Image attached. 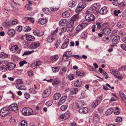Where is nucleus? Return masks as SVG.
I'll return each instance as SVG.
<instances>
[{"mask_svg": "<svg viewBox=\"0 0 126 126\" xmlns=\"http://www.w3.org/2000/svg\"><path fill=\"white\" fill-rule=\"evenodd\" d=\"M96 24L97 26V28L100 29H101L102 27V26H101V23L99 22L97 23H96Z\"/></svg>", "mask_w": 126, "mask_h": 126, "instance_id": "obj_49", "label": "nucleus"}, {"mask_svg": "<svg viewBox=\"0 0 126 126\" xmlns=\"http://www.w3.org/2000/svg\"><path fill=\"white\" fill-rule=\"evenodd\" d=\"M26 39L27 40L29 41H33L35 39L34 37L31 35H28L26 36Z\"/></svg>", "mask_w": 126, "mask_h": 126, "instance_id": "obj_20", "label": "nucleus"}, {"mask_svg": "<svg viewBox=\"0 0 126 126\" xmlns=\"http://www.w3.org/2000/svg\"><path fill=\"white\" fill-rule=\"evenodd\" d=\"M16 32L13 29H11L7 32L8 34L11 36H13L15 34Z\"/></svg>", "mask_w": 126, "mask_h": 126, "instance_id": "obj_19", "label": "nucleus"}, {"mask_svg": "<svg viewBox=\"0 0 126 126\" xmlns=\"http://www.w3.org/2000/svg\"><path fill=\"white\" fill-rule=\"evenodd\" d=\"M8 57V55L3 52L0 53V58H7Z\"/></svg>", "mask_w": 126, "mask_h": 126, "instance_id": "obj_29", "label": "nucleus"}, {"mask_svg": "<svg viewBox=\"0 0 126 126\" xmlns=\"http://www.w3.org/2000/svg\"><path fill=\"white\" fill-rule=\"evenodd\" d=\"M16 29L18 32H20L22 30V26H17L16 27Z\"/></svg>", "mask_w": 126, "mask_h": 126, "instance_id": "obj_52", "label": "nucleus"}, {"mask_svg": "<svg viewBox=\"0 0 126 126\" xmlns=\"http://www.w3.org/2000/svg\"><path fill=\"white\" fill-rule=\"evenodd\" d=\"M61 43V41L60 40H58L57 41V42L55 44L56 47H58L60 45Z\"/></svg>", "mask_w": 126, "mask_h": 126, "instance_id": "obj_53", "label": "nucleus"}, {"mask_svg": "<svg viewBox=\"0 0 126 126\" xmlns=\"http://www.w3.org/2000/svg\"><path fill=\"white\" fill-rule=\"evenodd\" d=\"M25 98L26 99H28L30 97V95L29 93H26L24 94Z\"/></svg>", "mask_w": 126, "mask_h": 126, "instance_id": "obj_60", "label": "nucleus"}, {"mask_svg": "<svg viewBox=\"0 0 126 126\" xmlns=\"http://www.w3.org/2000/svg\"><path fill=\"white\" fill-rule=\"evenodd\" d=\"M59 83V81L58 80L57 78L55 79L53 81V84L54 85H57Z\"/></svg>", "mask_w": 126, "mask_h": 126, "instance_id": "obj_40", "label": "nucleus"}, {"mask_svg": "<svg viewBox=\"0 0 126 126\" xmlns=\"http://www.w3.org/2000/svg\"><path fill=\"white\" fill-rule=\"evenodd\" d=\"M87 23H84L79 24L77 26L76 30L78 32H80L82 29L85 28L87 25Z\"/></svg>", "mask_w": 126, "mask_h": 126, "instance_id": "obj_5", "label": "nucleus"}, {"mask_svg": "<svg viewBox=\"0 0 126 126\" xmlns=\"http://www.w3.org/2000/svg\"><path fill=\"white\" fill-rule=\"evenodd\" d=\"M121 46L123 49L126 51V44H121Z\"/></svg>", "mask_w": 126, "mask_h": 126, "instance_id": "obj_61", "label": "nucleus"}, {"mask_svg": "<svg viewBox=\"0 0 126 126\" xmlns=\"http://www.w3.org/2000/svg\"><path fill=\"white\" fill-rule=\"evenodd\" d=\"M75 76L72 74H70L68 75L69 79L70 80H72L74 77Z\"/></svg>", "mask_w": 126, "mask_h": 126, "instance_id": "obj_47", "label": "nucleus"}, {"mask_svg": "<svg viewBox=\"0 0 126 126\" xmlns=\"http://www.w3.org/2000/svg\"><path fill=\"white\" fill-rule=\"evenodd\" d=\"M86 4L84 3H79L75 10L76 13H79L81 12L86 6Z\"/></svg>", "mask_w": 126, "mask_h": 126, "instance_id": "obj_3", "label": "nucleus"}, {"mask_svg": "<svg viewBox=\"0 0 126 126\" xmlns=\"http://www.w3.org/2000/svg\"><path fill=\"white\" fill-rule=\"evenodd\" d=\"M121 98L123 100L126 102V95L123 94L122 95L121 94Z\"/></svg>", "mask_w": 126, "mask_h": 126, "instance_id": "obj_50", "label": "nucleus"}, {"mask_svg": "<svg viewBox=\"0 0 126 126\" xmlns=\"http://www.w3.org/2000/svg\"><path fill=\"white\" fill-rule=\"evenodd\" d=\"M54 39V37L53 36H49L47 37V41L51 43Z\"/></svg>", "mask_w": 126, "mask_h": 126, "instance_id": "obj_30", "label": "nucleus"}, {"mask_svg": "<svg viewBox=\"0 0 126 126\" xmlns=\"http://www.w3.org/2000/svg\"><path fill=\"white\" fill-rule=\"evenodd\" d=\"M111 73L113 74L114 75L116 76L118 74V72L114 70H112L110 71Z\"/></svg>", "mask_w": 126, "mask_h": 126, "instance_id": "obj_56", "label": "nucleus"}, {"mask_svg": "<svg viewBox=\"0 0 126 126\" xmlns=\"http://www.w3.org/2000/svg\"><path fill=\"white\" fill-rule=\"evenodd\" d=\"M76 74L79 76H82L85 74V73L80 71H77L76 72Z\"/></svg>", "mask_w": 126, "mask_h": 126, "instance_id": "obj_39", "label": "nucleus"}, {"mask_svg": "<svg viewBox=\"0 0 126 126\" xmlns=\"http://www.w3.org/2000/svg\"><path fill=\"white\" fill-rule=\"evenodd\" d=\"M42 63V62L40 61H37L35 62L34 64H32V65L33 64V65H35L36 66H39V65L41 64Z\"/></svg>", "mask_w": 126, "mask_h": 126, "instance_id": "obj_37", "label": "nucleus"}, {"mask_svg": "<svg viewBox=\"0 0 126 126\" xmlns=\"http://www.w3.org/2000/svg\"><path fill=\"white\" fill-rule=\"evenodd\" d=\"M6 109V108H3L0 110V114L1 116L4 117L8 114L9 111Z\"/></svg>", "mask_w": 126, "mask_h": 126, "instance_id": "obj_7", "label": "nucleus"}, {"mask_svg": "<svg viewBox=\"0 0 126 126\" xmlns=\"http://www.w3.org/2000/svg\"><path fill=\"white\" fill-rule=\"evenodd\" d=\"M22 112L24 115L29 116L32 114L33 110L30 108L25 107L22 109Z\"/></svg>", "mask_w": 126, "mask_h": 126, "instance_id": "obj_2", "label": "nucleus"}, {"mask_svg": "<svg viewBox=\"0 0 126 126\" xmlns=\"http://www.w3.org/2000/svg\"><path fill=\"white\" fill-rule=\"evenodd\" d=\"M126 69V66H124L119 68L118 70L119 71H124Z\"/></svg>", "mask_w": 126, "mask_h": 126, "instance_id": "obj_51", "label": "nucleus"}, {"mask_svg": "<svg viewBox=\"0 0 126 126\" xmlns=\"http://www.w3.org/2000/svg\"><path fill=\"white\" fill-rule=\"evenodd\" d=\"M108 10L106 7H102L100 11V13L101 15H104L107 13Z\"/></svg>", "mask_w": 126, "mask_h": 126, "instance_id": "obj_13", "label": "nucleus"}, {"mask_svg": "<svg viewBox=\"0 0 126 126\" xmlns=\"http://www.w3.org/2000/svg\"><path fill=\"white\" fill-rule=\"evenodd\" d=\"M76 3L75 0H71L69 2L68 6L69 7H73L76 6Z\"/></svg>", "mask_w": 126, "mask_h": 126, "instance_id": "obj_16", "label": "nucleus"}, {"mask_svg": "<svg viewBox=\"0 0 126 126\" xmlns=\"http://www.w3.org/2000/svg\"><path fill=\"white\" fill-rule=\"evenodd\" d=\"M63 96H62L58 102V105H60L63 104Z\"/></svg>", "mask_w": 126, "mask_h": 126, "instance_id": "obj_58", "label": "nucleus"}, {"mask_svg": "<svg viewBox=\"0 0 126 126\" xmlns=\"http://www.w3.org/2000/svg\"><path fill=\"white\" fill-rule=\"evenodd\" d=\"M61 94L59 93H57L54 94L53 96L54 100H57L60 97Z\"/></svg>", "mask_w": 126, "mask_h": 126, "instance_id": "obj_26", "label": "nucleus"}, {"mask_svg": "<svg viewBox=\"0 0 126 126\" xmlns=\"http://www.w3.org/2000/svg\"><path fill=\"white\" fill-rule=\"evenodd\" d=\"M58 8H56L55 7H51L50 8V10L53 11H55L57 10L58 9Z\"/></svg>", "mask_w": 126, "mask_h": 126, "instance_id": "obj_64", "label": "nucleus"}, {"mask_svg": "<svg viewBox=\"0 0 126 126\" xmlns=\"http://www.w3.org/2000/svg\"><path fill=\"white\" fill-rule=\"evenodd\" d=\"M49 10L48 8H43V11L45 13H47Z\"/></svg>", "mask_w": 126, "mask_h": 126, "instance_id": "obj_62", "label": "nucleus"}, {"mask_svg": "<svg viewBox=\"0 0 126 126\" xmlns=\"http://www.w3.org/2000/svg\"><path fill=\"white\" fill-rule=\"evenodd\" d=\"M70 16V13L67 11L63 12V18H68Z\"/></svg>", "mask_w": 126, "mask_h": 126, "instance_id": "obj_32", "label": "nucleus"}, {"mask_svg": "<svg viewBox=\"0 0 126 126\" xmlns=\"http://www.w3.org/2000/svg\"><path fill=\"white\" fill-rule=\"evenodd\" d=\"M78 92V89L77 88H72L70 93L72 94H76Z\"/></svg>", "mask_w": 126, "mask_h": 126, "instance_id": "obj_22", "label": "nucleus"}, {"mask_svg": "<svg viewBox=\"0 0 126 126\" xmlns=\"http://www.w3.org/2000/svg\"><path fill=\"white\" fill-rule=\"evenodd\" d=\"M79 14L75 15L71 18L70 20L74 22V21L78 19L79 18Z\"/></svg>", "mask_w": 126, "mask_h": 126, "instance_id": "obj_23", "label": "nucleus"}, {"mask_svg": "<svg viewBox=\"0 0 126 126\" xmlns=\"http://www.w3.org/2000/svg\"><path fill=\"white\" fill-rule=\"evenodd\" d=\"M59 68L58 67H54L52 68V69L54 72H58L59 70Z\"/></svg>", "mask_w": 126, "mask_h": 126, "instance_id": "obj_43", "label": "nucleus"}, {"mask_svg": "<svg viewBox=\"0 0 126 126\" xmlns=\"http://www.w3.org/2000/svg\"><path fill=\"white\" fill-rule=\"evenodd\" d=\"M84 105V103L83 101L80 100L78 103L76 104V106L77 108H79L80 107H83Z\"/></svg>", "mask_w": 126, "mask_h": 126, "instance_id": "obj_17", "label": "nucleus"}, {"mask_svg": "<svg viewBox=\"0 0 126 126\" xmlns=\"http://www.w3.org/2000/svg\"><path fill=\"white\" fill-rule=\"evenodd\" d=\"M18 81H19L20 82L19 83H17V85L16 86V88L18 90H25L26 89V88L24 85H20L19 83H23V82L20 79L18 80Z\"/></svg>", "mask_w": 126, "mask_h": 126, "instance_id": "obj_9", "label": "nucleus"}, {"mask_svg": "<svg viewBox=\"0 0 126 126\" xmlns=\"http://www.w3.org/2000/svg\"><path fill=\"white\" fill-rule=\"evenodd\" d=\"M58 58V56L57 55L53 56L50 58L53 61H54L57 60Z\"/></svg>", "mask_w": 126, "mask_h": 126, "instance_id": "obj_41", "label": "nucleus"}, {"mask_svg": "<svg viewBox=\"0 0 126 126\" xmlns=\"http://www.w3.org/2000/svg\"><path fill=\"white\" fill-rule=\"evenodd\" d=\"M121 13V12L120 10H115L114 11V14L116 16H118V14Z\"/></svg>", "mask_w": 126, "mask_h": 126, "instance_id": "obj_48", "label": "nucleus"}, {"mask_svg": "<svg viewBox=\"0 0 126 126\" xmlns=\"http://www.w3.org/2000/svg\"><path fill=\"white\" fill-rule=\"evenodd\" d=\"M31 54V52H30V51H27L25 52L23 54L22 56L27 55H29Z\"/></svg>", "mask_w": 126, "mask_h": 126, "instance_id": "obj_57", "label": "nucleus"}, {"mask_svg": "<svg viewBox=\"0 0 126 126\" xmlns=\"http://www.w3.org/2000/svg\"><path fill=\"white\" fill-rule=\"evenodd\" d=\"M120 40V37L117 36L113 38L112 40V42L114 44H116L118 43Z\"/></svg>", "mask_w": 126, "mask_h": 126, "instance_id": "obj_14", "label": "nucleus"}, {"mask_svg": "<svg viewBox=\"0 0 126 126\" xmlns=\"http://www.w3.org/2000/svg\"><path fill=\"white\" fill-rule=\"evenodd\" d=\"M58 119L60 121H63V114H61L58 117Z\"/></svg>", "mask_w": 126, "mask_h": 126, "instance_id": "obj_63", "label": "nucleus"}, {"mask_svg": "<svg viewBox=\"0 0 126 126\" xmlns=\"http://www.w3.org/2000/svg\"><path fill=\"white\" fill-rule=\"evenodd\" d=\"M94 10V8H90L86 12V14L92 13V12H93V10Z\"/></svg>", "mask_w": 126, "mask_h": 126, "instance_id": "obj_44", "label": "nucleus"}, {"mask_svg": "<svg viewBox=\"0 0 126 126\" xmlns=\"http://www.w3.org/2000/svg\"><path fill=\"white\" fill-rule=\"evenodd\" d=\"M122 118L120 117H117L115 120L116 122H118L122 121Z\"/></svg>", "mask_w": 126, "mask_h": 126, "instance_id": "obj_59", "label": "nucleus"}, {"mask_svg": "<svg viewBox=\"0 0 126 126\" xmlns=\"http://www.w3.org/2000/svg\"><path fill=\"white\" fill-rule=\"evenodd\" d=\"M9 109L17 113L18 111V107L16 103L13 104L11 105L9 108Z\"/></svg>", "mask_w": 126, "mask_h": 126, "instance_id": "obj_6", "label": "nucleus"}, {"mask_svg": "<svg viewBox=\"0 0 126 126\" xmlns=\"http://www.w3.org/2000/svg\"><path fill=\"white\" fill-rule=\"evenodd\" d=\"M106 24L104 23L102 25L101 31L102 33L106 35H109L111 32V30L108 28L106 27Z\"/></svg>", "mask_w": 126, "mask_h": 126, "instance_id": "obj_1", "label": "nucleus"}, {"mask_svg": "<svg viewBox=\"0 0 126 126\" xmlns=\"http://www.w3.org/2000/svg\"><path fill=\"white\" fill-rule=\"evenodd\" d=\"M47 22V19L42 18L41 20L38 21L39 23L41 25H44L46 24Z\"/></svg>", "mask_w": 126, "mask_h": 126, "instance_id": "obj_27", "label": "nucleus"}, {"mask_svg": "<svg viewBox=\"0 0 126 126\" xmlns=\"http://www.w3.org/2000/svg\"><path fill=\"white\" fill-rule=\"evenodd\" d=\"M93 7L96 11V13H98L99 9L100 8V4L99 3H94L93 5Z\"/></svg>", "mask_w": 126, "mask_h": 126, "instance_id": "obj_10", "label": "nucleus"}, {"mask_svg": "<svg viewBox=\"0 0 126 126\" xmlns=\"http://www.w3.org/2000/svg\"><path fill=\"white\" fill-rule=\"evenodd\" d=\"M27 62L23 60L19 63V64L20 66H22L25 63H27Z\"/></svg>", "mask_w": 126, "mask_h": 126, "instance_id": "obj_54", "label": "nucleus"}, {"mask_svg": "<svg viewBox=\"0 0 126 126\" xmlns=\"http://www.w3.org/2000/svg\"><path fill=\"white\" fill-rule=\"evenodd\" d=\"M86 14L85 17L86 20L87 21H93L94 20L95 17L93 14L92 13Z\"/></svg>", "mask_w": 126, "mask_h": 126, "instance_id": "obj_4", "label": "nucleus"}, {"mask_svg": "<svg viewBox=\"0 0 126 126\" xmlns=\"http://www.w3.org/2000/svg\"><path fill=\"white\" fill-rule=\"evenodd\" d=\"M33 33L34 35H37V36H42V35H43L44 34V33H42L41 34V35H39V33L38 34V32L37 30H35V31H34L33 32Z\"/></svg>", "mask_w": 126, "mask_h": 126, "instance_id": "obj_42", "label": "nucleus"}, {"mask_svg": "<svg viewBox=\"0 0 126 126\" xmlns=\"http://www.w3.org/2000/svg\"><path fill=\"white\" fill-rule=\"evenodd\" d=\"M69 39H65L64 42L63 43V48L64 47L65 48L67 47L68 45L69 42Z\"/></svg>", "mask_w": 126, "mask_h": 126, "instance_id": "obj_31", "label": "nucleus"}, {"mask_svg": "<svg viewBox=\"0 0 126 126\" xmlns=\"http://www.w3.org/2000/svg\"><path fill=\"white\" fill-rule=\"evenodd\" d=\"M98 102L96 101H93L91 105V106L93 108H95L98 105Z\"/></svg>", "mask_w": 126, "mask_h": 126, "instance_id": "obj_34", "label": "nucleus"}, {"mask_svg": "<svg viewBox=\"0 0 126 126\" xmlns=\"http://www.w3.org/2000/svg\"><path fill=\"white\" fill-rule=\"evenodd\" d=\"M7 68L6 66L5 65H2L0 67V70L2 72L5 71L6 69Z\"/></svg>", "mask_w": 126, "mask_h": 126, "instance_id": "obj_46", "label": "nucleus"}, {"mask_svg": "<svg viewBox=\"0 0 126 126\" xmlns=\"http://www.w3.org/2000/svg\"><path fill=\"white\" fill-rule=\"evenodd\" d=\"M26 8L28 10H31L32 9V8L30 7L28 4H27L25 6Z\"/></svg>", "mask_w": 126, "mask_h": 126, "instance_id": "obj_55", "label": "nucleus"}, {"mask_svg": "<svg viewBox=\"0 0 126 126\" xmlns=\"http://www.w3.org/2000/svg\"><path fill=\"white\" fill-rule=\"evenodd\" d=\"M70 113L69 111H67L63 114V119L66 120L70 117Z\"/></svg>", "mask_w": 126, "mask_h": 126, "instance_id": "obj_21", "label": "nucleus"}, {"mask_svg": "<svg viewBox=\"0 0 126 126\" xmlns=\"http://www.w3.org/2000/svg\"><path fill=\"white\" fill-rule=\"evenodd\" d=\"M19 49V47L17 46V45H15L14 46H13L11 48V50L12 51H14V49L15 51H16V50H18Z\"/></svg>", "mask_w": 126, "mask_h": 126, "instance_id": "obj_33", "label": "nucleus"}, {"mask_svg": "<svg viewBox=\"0 0 126 126\" xmlns=\"http://www.w3.org/2000/svg\"><path fill=\"white\" fill-rule=\"evenodd\" d=\"M70 51H67L63 54V58L66 57L67 59V58H69V57H70Z\"/></svg>", "mask_w": 126, "mask_h": 126, "instance_id": "obj_36", "label": "nucleus"}, {"mask_svg": "<svg viewBox=\"0 0 126 126\" xmlns=\"http://www.w3.org/2000/svg\"><path fill=\"white\" fill-rule=\"evenodd\" d=\"M74 22L70 20L68 22H66V26L68 29L71 28L73 25Z\"/></svg>", "mask_w": 126, "mask_h": 126, "instance_id": "obj_18", "label": "nucleus"}, {"mask_svg": "<svg viewBox=\"0 0 126 126\" xmlns=\"http://www.w3.org/2000/svg\"><path fill=\"white\" fill-rule=\"evenodd\" d=\"M16 64L13 63H10L6 64L7 67L9 70H11L15 68Z\"/></svg>", "mask_w": 126, "mask_h": 126, "instance_id": "obj_12", "label": "nucleus"}, {"mask_svg": "<svg viewBox=\"0 0 126 126\" xmlns=\"http://www.w3.org/2000/svg\"><path fill=\"white\" fill-rule=\"evenodd\" d=\"M31 30V29L28 26L25 27L23 29L24 31L25 32L29 31Z\"/></svg>", "mask_w": 126, "mask_h": 126, "instance_id": "obj_45", "label": "nucleus"}, {"mask_svg": "<svg viewBox=\"0 0 126 126\" xmlns=\"http://www.w3.org/2000/svg\"><path fill=\"white\" fill-rule=\"evenodd\" d=\"M81 81L78 80L74 83V86L75 87H79L81 86Z\"/></svg>", "mask_w": 126, "mask_h": 126, "instance_id": "obj_24", "label": "nucleus"}, {"mask_svg": "<svg viewBox=\"0 0 126 126\" xmlns=\"http://www.w3.org/2000/svg\"><path fill=\"white\" fill-rule=\"evenodd\" d=\"M51 90L50 89L45 90L42 94L43 97L44 98H46L48 97L51 94Z\"/></svg>", "mask_w": 126, "mask_h": 126, "instance_id": "obj_8", "label": "nucleus"}, {"mask_svg": "<svg viewBox=\"0 0 126 126\" xmlns=\"http://www.w3.org/2000/svg\"><path fill=\"white\" fill-rule=\"evenodd\" d=\"M88 111V109L86 107H83L81 108L79 110V112L81 113H86Z\"/></svg>", "mask_w": 126, "mask_h": 126, "instance_id": "obj_15", "label": "nucleus"}, {"mask_svg": "<svg viewBox=\"0 0 126 126\" xmlns=\"http://www.w3.org/2000/svg\"><path fill=\"white\" fill-rule=\"evenodd\" d=\"M100 72L103 74L104 76L105 75H107V73L101 68H100L99 69Z\"/></svg>", "mask_w": 126, "mask_h": 126, "instance_id": "obj_35", "label": "nucleus"}, {"mask_svg": "<svg viewBox=\"0 0 126 126\" xmlns=\"http://www.w3.org/2000/svg\"><path fill=\"white\" fill-rule=\"evenodd\" d=\"M99 116L97 114L94 115L93 117L94 121L95 122H96L99 121Z\"/></svg>", "mask_w": 126, "mask_h": 126, "instance_id": "obj_28", "label": "nucleus"}, {"mask_svg": "<svg viewBox=\"0 0 126 126\" xmlns=\"http://www.w3.org/2000/svg\"><path fill=\"white\" fill-rule=\"evenodd\" d=\"M40 45V44L38 42H35L32 43L30 47L31 49H33L38 47Z\"/></svg>", "mask_w": 126, "mask_h": 126, "instance_id": "obj_11", "label": "nucleus"}, {"mask_svg": "<svg viewBox=\"0 0 126 126\" xmlns=\"http://www.w3.org/2000/svg\"><path fill=\"white\" fill-rule=\"evenodd\" d=\"M21 126H27V121L25 120H22L21 122Z\"/></svg>", "mask_w": 126, "mask_h": 126, "instance_id": "obj_38", "label": "nucleus"}, {"mask_svg": "<svg viewBox=\"0 0 126 126\" xmlns=\"http://www.w3.org/2000/svg\"><path fill=\"white\" fill-rule=\"evenodd\" d=\"M113 111V110L111 108H110L106 112V114L107 115H110Z\"/></svg>", "mask_w": 126, "mask_h": 126, "instance_id": "obj_25", "label": "nucleus"}]
</instances>
